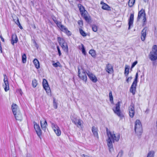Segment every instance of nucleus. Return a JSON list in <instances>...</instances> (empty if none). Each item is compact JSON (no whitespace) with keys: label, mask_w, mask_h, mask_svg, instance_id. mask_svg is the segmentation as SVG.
<instances>
[{"label":"nucleus","mask_w":157,"mask_h":157,"mask_svg":"<svg viewBox=\"0 0 157 157\" xmlns=\"http://www.w3.org/2000/svg\"><path fill=\"white\" fill-rule=\"evenodd\" d=\"M134 20V14L132 13L130 14L129 18L128 20V29H130V27H132L133 25Z\"/></svg>","instance_id":"nucleus-15"},{"label":"nucleus","mask_w":157,"mask_h":157,"mask_svg":"<svg viewBox=\"0 0 157 157\" xmlns=\"http://www.w3.org/2000/svg\"><path fill=\"white\" fill-rule=\"evenodd\" d=\"M135 131L138 136L140 135L142 132V128L140 121L137 120L135 122Z\"/></svg>","instance_id":"nucleus-4"},{"label":"nucleus","mask_w":157,"mask_h":157,"mask_svg":"<svg viewBox=\"0 0 157 157\" xmlns=\"http://www.w3.org/2000/svg\"><path fill=\"white\" fill-rule=\"evenodd\" d=\"M129 155L131 157H132L133 155V153L132 152H131L129 153Z\"/></svg>","instance_id":"nucleus-47"},{"label":"nucleus","mask_w":157,"mask_h":157,"mask_svg":"<svg viewBox=\"0 0 157 157\" xmlns=\"http://www.w3.org/2000/svg\"><path fill=\"white\" fill-rule=\"evenodd\" d=\"M57 26L62 31L65 32L68 35H71V32L68 30L67 28L62 24L61 22H60L58 24Z\"/></svg>","instance_id":"nucleus-11"},{"label":"nucleus","mask_w":157,"mask_h":157,"mask_svg":"<svg viewBox=\"0 0 157 157\" xmlns=\"http://www.w3.org/2000/svg\"><path fill=\"white\" fill-rule=\"evenodd\" d=\"M129 66L126 65L125 67L124 74L126 76H127L129 73Z\"/></svg>","instance_id":"nucleus-30"},{"label":"nucleus","mask_w":157,"mask_h":157,"mask_svg":"<svg viewBox=\"0 0 157 157\" xmlns=\"http://www.w3.org/2000/svg\"><path fill=\"white\" fill-rule=\"evenodd\" d=\"M144 2H146V0H144Z\"/></svg>","instance_id":"nucleus-50"},{"label":"nucleus","mask_w":157,"mask_h":157,"mask_svg":"<svg viewBox=\"0 0 157 157\" xmlns=\"http://www.w3.org/2000/svg\"><path fill=\"white\" fill-rule=\"evenodd\" d=\"M79 49L82 51V53L84 55H86V52L84 45L81 44V45L79 46Z\"/></svg>","instance_id":"nucleus-26"},{"label":"nucleus","mask_w":157,"mask_h":157,"mask_svg":"<svg viewBox=\"0 0 157 157\" xmlns=\"http://www.w3.org/2000/svg\"><path fill=\"white\" fill-rule=\"evenodd\" d=\"M146 16L145 11L143 9H141L138 13L137 18V20L139 21L140 19L143 18V25H145V22L146 20Z\"/></svg>","instance_id":"nucleus-7"},{"label":"nucleus","mask_w":157,"mask_h":157,"mask_svg":"<svg viewBox=\"0 0 157 157\" xmlns=\"http://www.w3.org/2000/svg\"><path fill=\"white\" fill-rule=\"evenodd\" d=\"M37 84V81L35 79H33L32 81V85L33 87L35 88L36 87Z\"/></svg>","instance_id":"nucleus-35"},{"label":"nucleus","mask_w":157,"mask_h":157,"mask_svg":"<svg viewBox=\"0 0 157 157\" xmlns=\"http://www.w3.org/2000/svg\"><path fill=\"white\" fill-rule=\"evenodd\" d=\"M137 61H136L134 62L132 65L131 67L132 68H133L137 64Z\"/></svg>","instance_id":"nucleus-43"},{"label":"nucleus","mask_w":157,"mask_h":157,"mask_svg":"<svg viewBox=\"0 0 157 157\" xmlns=\"http://www.w3.org/2000/svg\"><path fill=\"white\" fill-rule=\"evenodd\" d=\"M33 63L36 68L38 69L40 67L39 62L37 59H35L33 61Z\"/></svg>","instance_id":"nucleus-29"},{"label":"nucleus","mask_w":157,"mask_h":157,"mask_svg":"<svg viewBox=\"0 0 157 157\" xmlns=\"http://www.w3.org/2000/svg\"><path fill=\"white\" fill-rule=\"evenodd\" d=\"M128 110L129 116L131 117H133L135 114L134 106V104H132L129 107Z\"/></svg>","instance_id":"nucleus-12"},{"label":"nucleus","mask_w":157,"mask_h":157,"mask_svg":"<svg viewBox=\"0 0 157 157\" xmlns=\"http://www.w3.org/2000/svg\"><path fill=\"white\" fill-rule=\"evenodd\" d=\"M4 78L3 81L4 83L3 84V87L5 91L6 92L9 89V86L7 77L6 75H4Z\"/></svg>","instance_id":"nucleus-9"},{"label":"nucleus","mask_w":157,"mask_h":157,"mask_svg":"<svg viewBox=\"0 0 157 157\" xmlns=\"http://www.w3.org/2000/svg\"><path fill=\"white\" fill-rule=\"evenodd\" d=\"M13 114L16 120L20 121H21L22 120V116L20 111Z\"/></svg>","instance_id":"nucleus-17"},{"label":"nucleus","mask_w":157,"mask_h":157,"mask_svg":"<svg viewBox=\"0 0 157 157\" xmlns=\"http://www.w3.org/2000/svg\"><path fill=\"white\" fill-rule=\"evenodd\" d=\"M53 20L54 21V22L57 25H58V24H59L60 22H58V21L56 19L53 18Z\"/></svg>","instance_id":"nucleus-45"},{"label":"nucleus","mask_w":157,"mask_h":157,"mask_svg":"<svg viewBox=\"0 0 157 157\" xmlns=\"http://www.w3.org/2000/svg\"><path fill=\"white\" fill-rule=\"evenodd\" d=\"M89 53L93 57L96 56V54L95 51L94 50H90L89 52Z\"/></svg>","instance_id":"nucleus-34"},{"label":"nucleus","mask_w":157,"mask_h":157,"mask_svg":"<svg viewBox=\"0 0 157 157\" xmlns=\"http://www.w3.org/2000/svg\"><path fill=\"white\" fill-rule=\"evenodd\" d=\"M92 29L93 31H94V32H97L98 30L97 27L95 25H93L92 26Z\"/></svg>","instance_id":"nucleus-39"},{"label":"nucleus","mask_w":157,"mask_h":157,"mask_svg":"<svg viewBox=\"0 0 157 157\" xmlns=\"http://www.w3.org/2000/svg\"><path fill=\"white\" fill-rule=\"evenodd\" d=\"M22 60L23 63H26V56L25 54H24L22 56Z\"/></svg>","instance_id":"nucleus-37"},{"label":"nucleus","mask_w":157,"mask_h":157,"mask_svg":"<svg viewBox=\"0 0 157 157\" xmlns=\"http://www.w3.org/2000/svg\"><path fill=\"white\" fill-rule=\"evenodd\" d=\"M105 70L109 74H111L113 71V67L110 64H108L106 65Z\"/></svg>","instance_id":"nucleus-16"},{"label":"nucleus","mask_w":157,"mask_h":157,"mask_svg":"<svg viewBox=\"0 0 157 157\" xmlns=\"http://www.w3.org/2000/svg\"><path fill=\"white\" fill-rule=\"evenodd\" d=\"M34 128L38 136H40L41 134V131L39 125L36 123H34Z\"/></svg>","instance_id":"nucleus-13"},{"label":"nucleus","mask_w":157,"mask_h":157,"mask_svg":"<svg viewBox=\"0 0 157 157\" xmlns=\"http://www.w3.org/2000/svg\"><path fill=\"white\" fill-rule=\"evenodd\" d=\"M86 13L81 15L87 22H89L90 20V17L89 15L86 14Z\"/></svg>","instance_id":"nucleus-28"},{"label":"nucleus","mask_w":157,"mask_h":157,"mask_svg":"<svg viewBox=\"0 0 157 157\" xmlns=\"http://www.w3.org/2000/svg\"><path fill=\"white\" fill-rule=\"evenodd\" d=\"M109 100L112 103L113 102V96L112 95V92L111 91H110L109 93Z\"/></svg>","instance_id":"nucleus-38"},{"label":"nucleus","mask_w":157,"mask_h":157,"mask_svg":"<svg viewBox=\"0 0 157 157\" xmlns=\"http://www.w3.org/2000/svg\"><path fill=\"white\" fill-rule=\"evenodd\" d=\"M40 124L42 129L45 131L47 125L46 121L45 120L44 121H41Z\"/></svg>","instance_id":"nucleus-22"},{"label":"nucleus","mask_w":157,"mask_h":157,"mask_svg":"<svg viewBox=\"0 0 157 157\" xmlns=\"http://www.w3.org/2000/svg\"><path fill=\"white\" fill-rule=\"evenodd\" d=\"M18 41V39L17 35L15 34L12 35L11 42V44L13 45L14 43H16Z\"/></svg>","instance_id":"nucleus-20"},{"label":"nucleus","mask_w":157,"mask_h":157,"mask_svg":"<svg viewBox=\"0 0 157 157\" xmlns=\"http://www.w3.org/2000/svg\"><path fill=\"white\" fill-rule=\"evenodd\" d=\"M149 59L151 61H154L157 60V45H154L152 48L148 56Z\"/></svg>","instance_id":"nucleus-3"},{"label":"nucleus","mask_w":157,"mask_h":157,"mask_svg":"<svg viewBox=\"0 0 157 157\" xmlns=\"http://www.w3.org/2000/svg\"><path fill=\"white\" fill-rule=\"evenodd\" d=\"M53 106L56 109L57 108V105L56 102L55 101V100L54 99L53 100Z\"/></svg>","instance_id":"nucleus-41"},{"label":"nucleus","mask_w":157,"mask_h":157,"mask_svg":"<svg viewBox=\"0 0 157 157\" xmlns=\"http://www.w3.org/2000/svg\"><path fill=\"white\" fill-rule=\"evenodd\" d=\"M120 102L118 101L116 104L115 107H114L113 110L116 114L121 118H122L124 116L122 113L120 109Z\"/></svg>","instance_id":"nucleus-5"},{"label":"nucleus","mask_w":157,"mask_h":157,"mask_svg":"<svg viewBox=\"0 0 157 157\" xmlns=\"http://www.w3.org/2000/svg\"><path fill=\"white\" fill-rule=\"evenodd\" d=\"M0 37L2 40L3 41V42H4V38L2 37V36H0Z\"/></svg>","instance_id":"nucleus-49"},{"label":"nucleus","mask_w":157,"mask_h":157,"mask_svg":"<svg viewBox=\"0 0 157 157\" xmlns=\"http://www.w3.org/2000/svg\"><path fill=\"white\" fill-rule=\"evenodd\" d=\"M79 31L80 33V34L83 36H86V33L82 29H79Z\"/></svg>","instance_id":"nucleus-36"},{"label":"nucleus","mask_w":157,"mask_h":157,"mask_svg":"<svg viewBox=\"0 0 157 157\" xmlns=\"http://www.w3.org/2000/svg\"><path fill=\"white\" fill-rule=\"evenodd\" d=\"M78 7L79 10L80 11L81 15H82L85 13H86V11L85 10L84 7L82 6L80 4H78Z\"/></svg>","instance_id":"nucleus-24"},{"label":"nucleus","mask_w":157,"mask_h":157,"mask_svg":"<svg viewBox=\"0 0 157 157\" xmlns=\"http://www.w3.org/2000/svg\"><path fill=\"white\" fill-rule=\"evenodd\" d=\"M61 46L62 47L63 51L67 53L68 52V50L67 44V43L64 44H62Z\"/></svg>","instance_id":"nucleus-27"},{"label":"nucleus","mask_w":157,"mask_h":157,"mask_svg":"<svg viewBox=\"0 0 157 157\" xmlns=\"http://www.w3.org/2000/svg\"><path fill=\"white\" fill-rule=\"evenodd\" d=\"M146 31L147 29L146 28H144L142 30L141 32V38L142 40L143 41H144L145 39L146 35Z\"/></svg>","instance_id":"nucleus-18"},{"label":"nucleus","mask_w":157,"mask_h":157,"mask_svg":"<svg viewBox=\"0 0 157 157\" xmlns=\"http://www.w3.org/2000/svg\"><path fill=\"white\" fill-rule=\"evenodd\" d=\"M135 0H129L128 2V5L129 7H132V6L135 2Z\"/></svg>","instance_id":"nucleus-33"},{"label":"nucleus","mask_w":157,"mask_h":157,"mask_svg":"<svg viewBox=\"0 0 157 157\" xmlns=\"http://www.w3.org/2000/svg\"><path fill=\"white\" fill-rule=\"evenodd\" d=\"M58 40L59 44L61 45L66 43L65 40L63 39L60 37L58 38Z\"/></svg>","instance_id":"nucleus-31"},{"label":"nucleus","mask_w":157,"mask_h":157,"mask_svg":"<svg viewBox=\"0 0 157 157\" xmlns=\"http://www.w3.org/2000/svg\"><path fill=\"white\" fill-rule=\"evenodd\" d=\"M98 128L95 126H93L92 128V132L94 136L97 138H98Z\"/></svg>","instance_id":"nucleus-19"},{"label":"nucleus","mask_w":157,"mask_h":157,"mask_svg":"<svg viewBox=\"0 0 157 157\" xmlns=\"http://www.w3.org/2000/svg\"><path fill=\"white\" fill-rule=\"evenodd\" d=\"M17 21L19 25H21L20 24V22H19V20L18 19L17 20ZM19 27H20V28L21 29H22V27L21 26H19Z\"/></svg>","instance_id":"nucleus-48"},{"label":"nucleus","mask_w":157,"mask_h":157,"mask_svg":"<svg viewBox=\"0 0 157 157\" xmlns=\"http://www.w3.org/2000/svg\"><path fill=\"white\" fill-rule=\"evenodd\" d=\"M42 83L43 88L45 90L46 93L48 94H50L51 93V90L47 81L45 79H44Z\"/></svg>","instance_id":"nucleus-10"},{"label":"nucleus","mask_w":157,"mask_h":157,"mask_svg":"<svg viewBox=\"0 0 157 157\" xmlns=\"http://www.w3.org/2000/svg\"><path fill=\"white\" fill-rule=\"evenodd\" d=\"M71 118L72 122L75 124L78 122V121H79V120H80V119L78 118L75 115H74L73 116L72 115L71 116Z\"/></svg>","instance_id":"nucleus-21"},{"label":"nucleus","mask_w":157,"mask_h":157,"mask_svg":"<svg viewBox=\"0 0 157 157\" xmlns=\"http://www.w3.org/2000/svg\"><path fill=\"white\" fill-rule=\"evenodd\" d=\"M52 127L56 135L58 136H60L61 134V131L58 126L54 123H52Z\"/></svg>","instance_id":"nucleus-8"},{"label":"nucleus","mask_w":157,"mask_h":157,"mask_svg":"<svg viewBox=\"0 0 157 157\" xmlns=\"http://www.w3.org/2000/svg\"><path fill=\"white\" fill-rule=\"evenodd\" d=\"M101 4L102 5V8L105 10H109L110 9V7L106 4L102 2H101Z\"/></svg>","instance_id":"nucleus-25"},{"label":"nucleus","mask_w":157,"mask_h":157,"mask_svg":"<svg viewBox=\"0 0 157 157\" xmlns=\"http://www.w3.org/2000/svg\"><path fill=\"white\" fill-rule=\"evenodd\" d=\"M132 79V77H130L128 78L126 80V82L128 83L129 81H130Z\"/></svg>","instance_id":"nucleus-44"},{"label":"nucleus","mask_w":157,"mask_h":157,"mask_svg":"<svg viewBox=\"0 0 157 157\" xmlns=\"http://www.w3.org/2000/svg\"><path fill=\"white\" fill-rule=\"evenodd\" d=\"M78 24L79 25H82V24H83L82 22L81 21H78Z\"/></svg>","instance_id":"nucleus-46"},{"label":"nucleus","mask_w":157,"mask_h":157,"mask_svg":"<svg viewBox=\"0 0 157 157\" xmlns=\"http://www.w3.org/2000/svg\"><path fill=\"white\" fill-rule=\"evenodd\" d=\"M155 153V151H149L147 154V157H154Z\"/></svg>","instance_id":"nucleus-32"},{"label":"nucleus","mask_w":157,"mask_h":157,"mask_svg":"<svg viewBox=\"0 0 157 157\" xmlns=\"http://www.w3.org/2000/svg\"><path fill=\"white\" fill-rule=\"evenodd\" d=\"M153 64H154V62H153Z\"/></svg>","instance_id":"nucleus-51"},{"label":"nucleus","mask_w":157,"mask_h":157,"mask_svg":"<svg viewBox=\"0 0 157 157\" xmlns=\"http://www.w3.org/2000/svg\"><path fill=\"white\" fill-rule=\"evenodd\" d=\"M12 111L13 114L20 111L18 106L15 104H13L11 106Z\"/></svg>","instance_id":"nucleus-14"},{"label":"nucleus","mask_w":157,"mask_h":157,"mask_svg":"<svg viewBox=\"0 0 157 157\" xmlns=\"http://www.w3.org/2000/svg\"><path fill=\"white\" fill-rule=\"evenodd\" d=\"M57 48L58 52V53H59V56H60V55L61 54V52L60 50V49L59 48V47L58 46H57Z\"/></svg>","instance_id":"nucleus-42"},{"label":"nucleus","mask_w":157,"mask_h":157,"mask_svg":"<svg viewBox=\"0 0 157 157\" xmlns=\"http://www.w3.org/2000/svg\"><path fill=\"white\" fill-rule=\"evenodd\" d=\"M107 135L108 137V138L106 139L107 144L109 151H110L111 149H113V143L115 142L119 141L120 138V134L107 129Z\"/></svg>","instance_id":"nucleus-1"},{"label":"nucleus","mask_w":157,"mask_h":157,"mask_svg":"<svg viewBox=\"0 0 157 157\" xmlns=\"http://www.w3.org/2000/svg\"><path fill=\"white\" fill-rule=\"evenodd\" d=\"M138 76V73H137L134 80L133 82L130 89V92L132 93L133 95H134L136 92Z\"/></svg>","instance_id":"nucleus-6"},{"label":"nucleus","mask_w":157,"mask_h":157,"mask_svg":"<svg viewBox=\"0 0 157 157\" xmlns=\"http://www.w3.org/2000/svg\"><path fill=\"white\" fill-rule=\"evenodd\" d=\"M78 127L82 128L83 127V121L80 119L75 124Z\"/></svg>","instance_id":"nucleus-23"},{"label":"nucleus","mask_w":157,"mask_h":157,"mask_svg":"<svg viewBox=\"0 0 157 157\" xmlns=\"http://www.w3.org/2000/svg\"><path fill=\"white\" fill-rule=\"evenodd\" d=\"M78 72L79 77L85 82H86L87 78L86 74L92 82L95 83L98 81L96 76L91 72L88 71L86 72L83 69H80L78 67Z\"/></svg>","instance_id":"nucleus-2"},{"label":"nucleus","mask_w":157,"mask_h":157,"mask_svg":"<svg viewBox=\"0 0 157 157\" xmlns=\"http://www.w3.org/2000/svg\"><path fill=\"white\" fill-rule=\"evenodd\" d=\"M60 65V63L58 62H56V63H53L52 64L53 66L56 67H58L59 66V65Z\"/></svg>","instance_id":"nucleus-40"}]
</instances>
